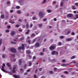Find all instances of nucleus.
Segmentation results:
<instances>
[{
    "mask_svg": "<svg viewBox=\"0 0 78 78\" xmlns=\"http://www.w3.org/2000/svg\"><path fill=\"white\" fill-rule=\"evenodd\" d=\"M24 49V44H22L21 46H20V47L18 48V50H23Z\"/></svg>",
    "mask_w": 78,
    "mask_h": 78,
    "instance_id": "obj_1",
    "label": "nucleus"
},
{
    "mask_svg": "<svg viewBox=\"0 0 78 78\" xmlns=\"http://www.w3.org/2000/svg\"><path fill=\"white\" fill-rule=\"evenodd\" d=\"M51 54L52 55H58V52L56 51H54L52 52Z\"/></svg>",
    "mask_w": 78,
    "mask_h": 78,
    "instance_id": "obj_2",
    "label": "nucleus"
},
{
    "mask_svg": "<svg viewBox=\"0 0 78 78\" xmlns=\"http://www.w3.org/2000/svg\"><path fill=\"white\" fill-rule=\"evenodd\" d=\"M10 51L12 53H16L17 51L15 48H11L10 49Z\"/></svg>",
    "mask_w": 78,
    "mask_h": 78,
    "instance_id": "obj_3",
    "label": "nucleus"
},
{
    "mask_svg": "<svg viewBox=\"0 0 78 78\" xmlns=\"http://www.w3.org/2000/svg\"><path fill=\"white\" fill-rule=\"evenodd\" d=\"M55 47L53 45H51L49 47V49L50 50H55Z\"/></svg>",
    "mask_w": 78,
    "mask_h": 78,
    "instance_id": "obj_4",
    "label": "nucleus"
},
{
    "mask_svg": "<svg viewBox=\"0 0 78 78\" xmlns=\"http://www.w3.org/2000/svg\"><path fill=\"white\" fill-rule=\"evenodd\" d=\"M39 16L40 17V19H42V18H43V17H44L43 13L41 12H40L39 13Z\"/></svg>",
    "mask_w": 78,
    "mask_h": 78,
    "instance_id": "obj_5",
    "label": "nucleus"
},
{
    "mask_svg": "<svg viewBox=\"0 0 78 78\" xmlns=\"http://www.w3.org/2000/svg\"><path fill=\"white\" fill-rule=\"evenodd\" d=\"M16 34V32L14 31H12L11 32L10 35L11 36H14Z\"/></svg>",
    "mask_w": 78,
    "mask_h": 78,
    "instance_id": "obj_6",
    "label": "nucleus"
},
{
    "mask_svg": "<svg viewBox=\"0 0 78 78\" xmlns=\"http://www.w3.org/2000/svg\"><path fill=\"white\" fill-rule=\"evenodd\" d=\"M13 77H14L15 78H20V76L18 75L17 76L16 75H13Z\"/></svg>",
    "mask_w": 78,
    "mask_h": 78,
    "instance_id": "obj_7",
    "label": "nucleus"
},
{
    "mask_svg": "<svg viewBox=\"0 0 78 78\" xmlns=\"http://www.w3.org/2000/svg\"><path fill=\"white\" fill-rule=\"evenodd\" d=\"M67 16L68 17H72L73 15L72 14H69L67 15Z\"/></svg>",
    "mask_w": 78,
    "mask_h": 78,
    "instance_id": "obj_8",
    "label": "nucleus"
},
{
    "mask_svg": "<svg viewBox=\"0 0 78 78\" xmlns=\"http://www.w3.org/2000/svg\"><path fill=\"white\" fill-rule=\"evenodd\" d=\"M35 47H39L40 46V44H39V43H37L35 44Z\"/></svg>",
    "mask_w": 78,
    "mask_h": 78,
    "instance_id": "obj_9",
    "label": "nucleus"
},
{
    "mask_svg": "<svg viewBox=\"0 0 78 78\" xmlns=\"http://www.w3.org/2000/svg\"><path fill=\"white\" fill-rule=\"evenodd\" d=\"M26 52H27V54H28V55H30L31 53V51H30V50H27L26 51Z\"/></svg>",
    "mask_w": 78,
    "mask_h": 78,
    "instance_id": "obj_10",
    "label": "nucleus"
},
{
    "mask_svg": "<svg viewBox=\"0 0 78 78\" xmlns=\"http://www.w3.org/2000/svg\"><path fill=\"white\" fill-rule=\"evenodd\" d=\"M0 18L1 19H4L5 18V15L4 14H2L0 16Z\"/></svg>",
    "mask_w": 78,
    "mask_h": 78,
    "instance_id": "obj_11",
    "label": "nucleus"
},
{
    "mask_svg": "<svg viewBox=\"0 0 78 78\" xmlns=\"http://www.w3.org/2000/svg\"><path fill=\"white\" fill-rule=\"evenodd\" d=\"M72 39L71 38H68L66 39V41L67 42H69V41H70Z\"/></svg>",
    "mask_w": 78,
    "mask_h": 78,
    "instance_id": "obj_12",
    "label": "nucleus"
},
{
    "mask_svg": "<svg viewBox=\"0 0 78 78\" xmlns=\"http://www.w3.org/2000/svg\"><path fill=\"white\" fill-rule=\"evenodd\" d=\"M36 34H32L30 35V37H34V36H35Z\"/></svg>",
    "mask_w": 78,
    "mask_h": 78,
    "instance_id": "obj_13",
    "label": "nucleus"
},
{
    "mask_svg": "<svg viewBox=\"0 0 78 78\" xmlns=\"http://www.w3.org/2000/svg\"><path fill=\"white\" fill-rule=\"evenodd\" d=\"M22 64V60L21 59H19V65H21Z\"/></svg>",
    "mask_w": 78,
    "mask_h": 78,
    "instance_id": "obj_14",
    "label": "nucleus"
},
{
    "mask_svg": "<svg viewBox=\"0 0 78 78\" xmlns=\"http://www.w3.org/2000/svg\"><path fill=\"white\" fill-rule=\"evenodd\" d=\"M52 11V10L51 9H48L47 10V12H48V13H49L50 12H51Z\"/></svg>",
    "mask_w": 78,
    "mask_h": 78,
    "instance_id": "obj_15",
    "label": "nucleus"
},
{
    "mask_svg": "<svg viewBox=\"0 0 78 78\" xmlns=\"http://www.w3.org/2000/svg\"><path fill=\"white\" fill-rule=\"evenodd\" d=\"M72 9H76V8L75 7V6L72 5Z\"/></svg>",
    "mask_w": 78,
    "mask_h": 78,
    "instance_id": "obj_16",
    "label": "nucleus"
},
{
    "mask_svg": "<svg viewBox=\"0 0 78 78\" xmlns=\"http://www.w3.org/2000/svg\"><path fill=\"white\" fill-rule=\"evenodd\" d=\"M49 73L50 74H53V72L52 70H50L49 71Z\"/></svg>",
    "mask_w": 78,
    "mask_h": 78,
    "instance_id": "obj_17",
    "label": "nucleus"
},
{
    "mask_svg": "<svg viewBox=\"0 0 78 78\" xmlns=\"http://www.w3.org/2000/svg\"><path fill=\"white\" fill-rule=\"evenodd\" d=\"M75 18H76L75 19H78V14H76L75 15Z\"/></svg>",
    "mask_w": 78,
    "mask_h": 78,
    "instance_id": "obj_18",
    "label": "nucleus"
},
{
    "mask_svg": "<svg viewBox=\"0 0 78 78\" xmlns=\"http://www.w3.org/2000/svg\"><path fill=\"white\" fill-rule=\"evenodd\" d=\"M61 78H65L66 76L63 75H61L60 76Z\"/></svg>",
    "mask_w": 78,
    "mask_h": 78,
    "instance_id": "obj_19",
    "label": "nucleus"
},
{
    "mask_svg": "<svg viewBox=\"0 0 78 78\" xmlns=\"http://www.w3.org/2000/svg\"><path fill=\"white\" fill-rule=\"evenodd\" d=\"M26 26L27 28H29V24H28V23H27L26 24Z\"/></svg>",
    "mask_w": 78,
    "mask_h": 78,
    "instance_id": "obj_20",
    "label": "nucleus"
},
{
    "mask_svg": "<svg viewBox=\"0 0 78 78\" xmlns=\"http://www.w3.org/2000/svg\"><path fill=\"white\" fill-rule=\"evenodd\" d=\"M11 44H17V43L16 42H14L13 41H11Z\"/></svg>",
    "mask_w": 78,
    "mask_h": 78,
    "instance_id": "obj_21",
    "label": "nucleus"
},
{
    "mask_svg": "<svg viewBox=\"0 0 78 78\" xmlns=\"http://www.w3.org/2000/svg\"><path fill=\"white\" fill-rule=\"evenodd\" d=\"M38 26L39 27H42V24H38Z\"/></svg>",
    "mask_w": 78,
    "mask_h": 78,
    "instance_id": "obj_22",
    "label": "nucleus"
},
{
    "mask_svg": "<svg viewBox=\"0 0 78 78\" xmlns=\"http://www.w3.org/2000/svg\"><path fill=\"white\" fill-rule=\"evenodd\" d=\"M28 31H27L26 32V34H28L30 32V30H27Z\"/></svg>",
    "mask_w": 78,
    "mask_h": 78,
    "instance_id": "obj_23",
    "label": "nucleus"
},
{
    "mask_svg": "<svg viewBox=\"0 0 78 78\" xmlns=\"http://www.w3.org/2000/svg\"><path fill=\"white\" fill-rule=\"evenodd\" d=\"M7 66H8V67H10L11 66L8 63H7Z\"/></svg>",
    "mask_w": 78,
    "mask_h": 78,
    "instance_id": "obj_24",
    "label": "nucleus"
},
{
    "mask_svg": "<svg viewBox=\"0 0 78 78\" xmlns=\"http://www.w3.org/2000/svg\"><path fill=\"white\" fill-rule=\"evenodd\" d=\"M11 26H7V28H8V29H10V28H11Z\"/></svg>",
    "mask_w": 78,
    "mask_h": 78,
    "instance_id": "obj_25",
    "label": "nucleus"
},
{
    "mask_svg": "<svg viewBox=\"0 0 78 78\" xmlns=\"http://www.w3.org/2000/svg\"><path fill=\"white\" fill-rule=\"evenodd\" d=\"M2 39H0V45H2Z\"/></svg>",
    "mask_w": 78,
    "mask_h": 78,
    "instance_id": "obj_26",
    "label": "nucleus"
},
{
    "mask_svg": "<svg viewBox=\"0 0 78 78\" xmlns=\"http://www.w3.org/2000/svg\"><path fill=\"white\" fill-rule=\"evenodd\" d=\"M64 37V36H61L59 37L60 39H63Z\"/></svg>",
    "mask_w": 78,
    "mask_h": 78,
    "instance_id": "obj_27",
    "label": "nucleus"
},
{
    "mask_svg": "<svg viewBox=\"0 0 78 78\" xmlns=\"http://www.w3.org/2000/svg\"><path fill=\"white\" fill-rule=\"evenodd\" d=\"M17 14H20V13H21V12H20V11L19 10V11H17Z\"/></svg>",
    "mask_w": 78,
    "mask_h": 78,
    "instance_id": "obj_28",
    "label": "nucleus"
},
{
    "mask_svg": "<svg viewBox=\"0 0 78 78\" xmlns=\"http://www.w3.org/2000/svg\"><path fill=\"white\" fill-rule=\"evenodd\" d=\"M67 65L66 64H62L61 65L62 66H63L64 67H65V66H66Z\"/></svg>",
    "mask_w": 78,
    "mask_h": 78,
    "instance_id": "obj_29",
    "label": "nucleus"
},
{
    "mask_svg": "<svg viewBox=\"0 0 78 78\" xmlns=\"http://www.w3.org/2000/svg\"><path fill=\"white\" fill-rule=\"evenodd\" d=\"M63 2H61V6H63Z\"/></svg>",
    "mask_w": 78,
    "mask_h": 78,
    "instance_id": "obj_30",
    "label": "nucleus"
},
{
    "mask_svg": "<svg viewBox=\"0 0 78 78\" xmlns=\"http://www.w3.org/2000/svg\"><path fill=\"white\" fill-rule=\"evenodd\" d=\"M32 65V63L31 62H29V66H31Z\"/></svg>",
    "mask_w": 78,
    "mask_h": 78,
    "instance_id": "obj_31",
    "label": "nucleus"
},
{
    "mask_svg": "<svg viewBox=\"0 0 78 78\" xmlns=\"http://www.w3.org/2000/svg\"><path fill=\"white\" fill-rule=\"evenodd\" d=\"M36 39H35L33 40V43H34V42H36Z\"/></svg>",
    "mask_w": 78,
    "mask_h": 78,
    "instance_id": "obj_32",
    "label": "nucleus"
},
{
    "mask_svg": "<svg viewBox=\"0 0 78 78\" xmlns=\"http://www.w3.org/2000/svg\"><path fill=\"white\" fill-rule=\"evenodd\" d=\"M75 58V56H73L71 57V59H74Z\"/></svg>",
    "mask_w": 78,
    "mask_h": 78,
    "instance_id": "obj_33",
    "label": "nucleus"
},
{
    "mask_svg": "<svg viewBox=\"0 0 78 78\" xmlns=\"http://www.w3.org/2000/svg\"><path fill=\"white\" fill-rule=\"evenodd\" d=\"M5 32L6 33H9V30H5Z\"/></svg>",
    "mask_w": 78,
    "mask_h": 78,
    "instance_id": "obj_34",
    "label": "nucleus"
},
{
    "mask_svg": "<svg viewBox=\"0 0 78 78\" xmlns=\"http://www.w3.org/2000/svg\"><path fill=\"white\" fill-rule=\"evenodd\" d=\"M19 24H17L15 26V27H17V28H18V27H19Z\"/></svg>",
    "mask_w": 78,
    "mask_h": 78,
    "instance_id": "obj_35",
    "label": "nucleus"
},
{
    "mask_svg": "<svg viewBox=\"0 0 78 78\" xmlns=\"http://www.w3.org/2000/svg\"><path fill=\"white\" fill-rule=\"evenodd\" d=\"M22 40H23V37L21 38L20 39V41H22Z\"/></svg>",
    "mask_w": 78,
    "mask_h": 78,
    "instance_id": "obj_36",
    "label": "nucleus"
},
{
    "mask_svg": "<svg viewBox=\"0 0 78 78\" xmlns=\"http://www.w3.org/2000/svg\"><path fill=\"white\" fill-rule=\"evenodd\" d=\"M75 5L76 6H78V3L76 2L75 3Z\"/></svg>",
    "mask_w": 78,
    "mask_h": 78,
    "instance_id": "obj_37",
    "label": "nucleus"
},
{
    "mask_svg": "<svg viewBox=\"0 0 78 78\" xmlns=\"http://www.w3.org/2000/svg\"><path fill=\"white\" fill-rule=\"evenodd\" d=\"M42 68H40L39 69V71H42Z\"/></svg>",
    "mask_w": 78,
    "mask_h": 78,
    "instance_id": "obj_38",
    "label": "nucleus"
},
{
    "mask_svg": "<svg viewBox=\"0 0 78 78\" xmlns=\"http://www.w3.org/2000/svg\"><path fill=\"white\" fill-rule=\"evenodd\" d=\"M64 73H65V74H68V72L65 71L64 72Z\"/></svg>",
    "mask_w": 78,
    "mask_h": 78,
    "instance_id": "obj_39",
    "label": "nucleus"
},
{
    "mask_svg": "<svg viewBox=\"0 0 78 78\" xmlns=\"http://www.w3.org/2000/svg\"><path fill=\"white\" fill-rule=\"evenodd\" d=\"M27 65L26 64H25L24 66V69H25V68H26V67H27Z\"/></svg>",
    "mask_w": 78,
    "mask_h": 78,
    "instance_id": "obj_40",
    "label": "nucleus"
},
{
    "mask_svg": "<svg viewBox=\"0 0 78 78\" xmlns=\"http://www.w3.org/2000/svg\"><path fill=\"white\" fill-rule=\"evenodd\" d=\"M40 55H44V53L41 52L40 54Z\"/></svg>",
    "mask_w": 78,
    "mask_h": 78,
    "instance_id": "obj_41",
    "label": "nucleus"
},
{
    "mask_svg": "<svg viewBox=\"0 0 78 78\" xmlns=\"http://www.w3.org/2000/svg\"><path fill=\"white\" fill-rule=\"evenodd\" d=\"M71 35H75V33L73 32H72L71 33Z\"/></svg>",
    "mask_w": 78,
    "mask_h": 78,
    "instance_id": "obj_42",
    "label": "nucleus"
},
{
    "mask_svg": "<svg viewBox=\"0 0 78 78\" xmlns=\"http://www.w3.org/2000/svg\"><path fill=\"white\" fill-rule=\"evenodd\" d=\"M70 33V31L69 30L67 32V34H69Z\"/></svg>",
    "mask_w": 78,
    "mask_h": 78,
    "instance_id": "obj_43",
    "label": "nucleus"
},
{
    "mask_svg": "<svg viewBox=\"0 0 78 78\" xmlns=\"http://www.w3.org/2000/svg\"><path fill=\"white\" fill-rule=\"evenodd\" d=\"M2 70L3 71V72H6V70H5L4 69H2Z\"/></svg>",
    "mask_w": 78,
    "mask_h": 78,
    "instance_id": "obj_44",
    "label": "nucleus"
},
{
    "mask_svg": "<svg viewBox=\"0 0 78 78\" xmlns=\"http://www.w3.org/2000/svg\"><path fill=\"white\" fill-rule=\"evenodd\" d=\"M46 0H44L43 2V3H46Z\"/></svg>",
    "mask_w": 78,
    "mask_h": 78,
    "instance_id": "obj_45",
    "label": "nucleus"
},
{
    "mask_svg": "<svg viewBox=\"0 0 78 78\" xmlns=\"http://www.w3.org/2000/svg\"><path fill=\"white\" fill-rule=\"evenodd\" d=\"M16 9H19L20 8V6H17L16 7Z\"/></svg>",
    "mask_w": 78,
    "mask_h": 78,
    "instance_id": "obj_46",
    "label": "nucleus"
},
{
    "mask_svg": "<svg viewBox=\"0 0 78 78\" xmlns=\"http://www.w3.org/2000/svg\"><path fill=\"white\" fill-rule=\"evenodd\" d=\"M61 44H62L61 42H59L58 43V45H61Z\"/></svg>",
    "mask_w": 78,
    "mask_h": 78,
    "instance_id": "obj_47",
    "label": "nucleus"
},
{
    "mask_svg": "<svg viewBox=\"0 0 78 78\" xmlns=\"http://www.w3.org/2000/svg\"><path fill=\"white\" fill-rule=\"evenodd\" d=\"M24 22L25 23H27V20L25 19L24 20Z\"/></svg>",
    "mask_w": 78,
    "mask_h": 78,
    "instance_id": "obj_48",
    "label": "nucleus"
},
{
    "mask_svg": "<svg viewBox=\"0 0 78 78\" xmlns=\"http://www.w3.org/2000/svg\"><path fill=\"white\" fill-rule=\"evenodd\" d=\"M10 3H11V2H10V1L9 2H7V4H8V5H9V4H10Z\"/></svg>",
    "mask_w": 78,
    "mask_h": 78,
    "instance_id": "obj_49",
    "label": "nucleus"
},
{
    "mask_svg": "<svg viewBox=\"0 0 78 78\" xmlns=\"http://www.w3.org/2000/svg\"><path fill=\"white\" fill-rule=\"evenodd\" d=\"M12 72H13V73H15L16 72V70H12Z\"/></svg>",
    "mask_w": 78,
    "mask_h": 78,
    "instance_id": "obj_50",
    "label": "nucleus"
},
{
    "mask_svg": "<svg viewBox=\"0 0 78 78\" xmlns=\"http://www.w3.org/2000/svg\"><path fill=\"white\" fill-rule=\"evenodd\" d=\"M34 77L35 78H37V76H36V75L35 74H34Z\"/></svg>",
    "mask_w": 78,
    "mask_h": 78,
    "instance_id": "obj_51",
    "label": "nucleus"
},
{
    "mask_svg": "<svg viewBox=\"0 0 78 78\" xmlns=\"http://www.w3.org/2000/svg\"><path fill=\"white\" fill-rule=\"evenodd\" d=\"M36 17H35V16H34L33 18V20H35V19H36Z\"/></svg>",
    "mask_w": 78,
    "mask_h": 78,
    "instance_id": "obj_52",
    "label": "nucleus"
},
{
    "mask_svg": "<svg viewBox=\"0 0 78 78\" xmlns=\"http://www.w3.org/2000/svg\"><path fill=\"white\" fill-rule=\"evenodd\" d=\"M28 42L29 43V44H30V43H31V42L30 41V40H29L28 41Z\"/></svg>",
    "mask_w": 78,
    "mask_h": 78,
    "instance_id": "obj_53",
    "label": "nucleus"
},
{
    "mask_svg": "<svg viewBox=\"0 0 78 78\" xmlns=\"http://www.w3.org/2000/svg\"><path fill=\"white\" fill-rule=\"evenodd\" d=\"M28 57L30 58H31V55H28Z\"/></svg>",
    "mask_w": 78,
    "mask_h": 78,
    "instance_id": "obj_54",
    "label": "nucleus"
},
{
    "mask_svg": "<svg viewBox=\"0 0 78 78\" xmlns=\"http://www.w3.org/2000/svg\"><path fill=\"white\" fill-rule=\"evenodd\" d=\"M19 31H20V32H21L22 31V30L19 29Z\"/></svg>",
    "mask_w": 78,
    "mask_h": 78,
    "instance_id": "obj_55",
    "label": "nucleus"
},
{
    "mask_svg": "<svg viewBox=\"0 0 78 78\" xmlns=\"http://www.w3.org/2000/svg\"><path fill=\"white\" fill-rule=\"evenodd\" d=\"M46 20H47V19H44L43 20V21L44 22H45V21H46Z\"/></svg>",
    "mask_w": 78,
    "mask_h": 78,
    "instance_id": "obj_56",
    "label": "nucleus"
},
{
    "mask_svg": "<svg viewBox=\"0 0 78 78\" xmlns=\"http://www.w3.org/2000/svg\"><path fill=\"white\" fill-rule=\"evenodd\" d=\"M20 2L21 3V2H23V0H20Z\"/></svg>",
    "mask_w": 78,
    "mask_h": 78,
    "instance_id": "obj_57",
    "label": "nucleus"
},
{
    "mask_svg": "<svg viewBox=\"0 0 78 78\" xmlns=\"http://www.w3.org/2000/svg\"><path fill=\"white\" fill-rule=\"evenodd\" d=\"M10 12H11V13H12V12H13V10H10Z\"/></svg>",
    "mask_w": 78,
    "mask_h": 78,
    "instance_id": "obj_58",
    "label": "nucleus"
},
{
    "mask_svg": "<svg viewBox=\"0 0 78 78\" xmlns=\"http://www.w3.org/2000/svg\"><path fill=\"white\" fill-rule=\"evenodd\" d=\"M37 72V69L35 70V73H36Z\"/></svg>",
    "mask_w": 78,
    "mask_h": 78,
    "instance_id": "obj_59",
    "label": "nucleus"
},
{
    "mask_svg": "<svg viewBox=\"0 0 78 78\" xmlns=\"http://www.w3.org/2000/svg\"><path fill=\"white\" fill-rule=\"evenodd\" d=\"M76 67H77L78 68V63L76 64Z\"/></svg>",
    "mask_w": 78,
    "mask_h": 78,
    "instance_id": "obj_60",
    "label": "nucleus"
},
{
    "mask_svg": "<svg viewBox=\"0 0 78 78\" xmlns=\"http://www.w3.org/2000/svg\"><path fill=\"white\" fill-rule=\"evenodd\" d=\"M45 48H44L43 49V52H44L45 51Z\"/></svg>",
    "mask_w": 78,
    "mask_h": 78,
    "instance_id": "obj_61",
    "label": "nucleus"
},
{
    "mask_svg": "<svg viewBox=\"0 0 78 78\" xmlns=\"http://www.w3.org/2000/svg\"><path fill=\"white\" fill-rule=\"evenodd\" d=\"M5 57V55H2V58H4Z\"/></svg>",
    "mask_w": 78,
    "mask_h": 78,
    "instance_id": "obj_62",
    "label": "nucleus"
},
{
    "mask_svg": "<svg viewBox=\"0 0 78 78\" xmlns=\"http://www.w3.org/2000/svg\"><path fill=\"white\" fill-rule=\"evenodd\" d=\"M54 21H56V20H57V19H56V18H54Z\"/></svg>",
    "mask_w": 78,
    "mask_h": 78,
    "instance_id": "obj_63",
    "label": "nucleus"
},
{
    "mask_svg": "<svg viewBox=\"0 0 78 78\" xmlns=\"http://www.w3.org/2000/svg\"><path fill=\"white\" fill-rule=\"evenodd\" d=\"M33 27V24H31L30 25V27H31H31Z\"/></svg>",
    "mask_w": 78,
    "mask_h": 78,
    "instance_id": "obj_64",
    "label": "nucleus"
}]
</instances>
